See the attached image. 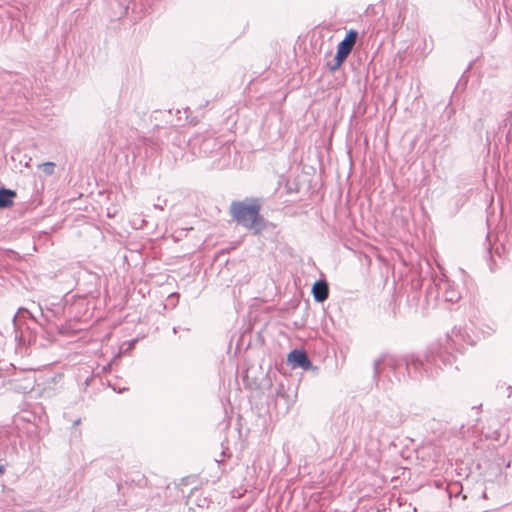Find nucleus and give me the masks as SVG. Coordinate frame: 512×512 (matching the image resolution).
Segmentation results:
<instances>
[{
    "mask_svg": "<svg viewBox=\"0 0 512 512\" xmlns=\"http://www.w3.org/2000/svg\"><path fill=\"white\" fill-rule=\"evenodd\" d=\"M358 33L355 30H350L346 34L343 41H341L337 47V52L335 55V61L336 64L332 68L337 69L339 68L342 63L345 61V59L348 57V55L351 53L356 41H357Z\"/></svg>",
    "mask_w": 512,
    "mask_h": 512,
    "instance_id": "2",
    "label": "nucleus"
},
{
    "mask_svg": "<svg viewBox=\"0 0 512 512\" xmlns=\"http://www.w3.org/2000/svg\"><path fill=\"white\" fill-rule=\"evenodd\" d=\"M287 362L293 368L301 367L307 370L311 367V362L307 357V354L303 350H293L287 356Z\"/></svg>",
    "mask_w": 512,
    "mask_h": 512,
    "instance_id": "3",
    "label": "nucleus"
},
{
    "mask_svg": "<svg viewBox=\"0 0 512 512\" xmlns=\"http://www.w3.org/2000/svg\"><path fill=\"white\" fill-rule=\"evenodd\" d=\"M38 168L41 169L45 175H53L55 172V163L45 162L38 165Z\"/></svg>",
    "mask_w": 512,
    "mask_h": 512,
    "instance_id": "6",
    "label": "nucleus"
},
{
    "mask_svg": "<svg viewBox=\"0 0 512 512\" xmlns=\"http://www.w3.org/2000/svg\"><path fill=\"white\" fill-rule=\"evenodd\" d=\"M16 192L10 189H0V209L11 207L14 204Z\"/></svg>",
    "mask_w": 512,
    "mask_h": 512,
    "instance_id": "5",
    "label": "nucleus"
},
{
    "mask_svg": "<svg viewBox=\"0 0 512 512\" xmlns=\"http://www.w3.org/2000/svg\"><path fill=\"white\" fill-rule=\"evenodd\" d=\"M5 471L4 467L3 466H0V475L3 474Z\"/></svg>",
    "mask_w": 512,
    "mask_h": 512,
    "instance_id": "7",
    "label": "nucleus"
},
{
    "mask_svg": "<svg viewBox=\"0 0 512 512\" xmlns=\"http://www.w3.org/2000/svg\"><path fill=\"white\" fill-rule=\"evenodd\" d=\"M312 294L317 302L325 301L329 296L328 283L325 280H319L313 284Z\"/></svg>",
    "mask_w": 512,
    "mask_h": 512,
    "instance_id": "4",
    "label": "nucleus"
},
{
    "mask_svg": "<svg viewBox=\"0 0 512 512\" xmlns=\"http://www.w3.org/2000/svg\"><path fill=\"white\" fill-rule=\"evenodd\" d=\"M261 204L258 199L234 201L230 205L233 219L247 229L260 233L265 228V220L260 215Z\"/></svg>",
    "mask_w": 512,
    "mask_h": 512,
    "instance_id": "1",
    "label": "nucleus"
}]
</instances>
